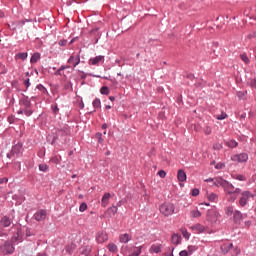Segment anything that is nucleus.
<instances>
[{
	"label": "nucleus",
	"mask_w": 256,
	"mask_h": 256,
	"mask_svg": "<svg viewBox=\"0 0 256 256\" xmlns=\"http://www.w3.org/2000/svg\"><path fill=\"white\" fill-rule=\"evenodd\" d=\"M224 191L226 195H228L227 201H229V203H235L237 196L234 195H239L241 193V188H235L233 184L226 182V185L224 186Z\"/></svg>",
	"instance_id": "f257e3e1"
},
{
	"label": "nucleus",
	"mask_w": 256,
	"mask_h": 256,
	"mask_svg": "<svg viewBox=\"0 0 256 256\" xmlns=\"http://www.w3.org/2000/svg\"><path fill=\"white\" fill-rule=\"evenodd\" d=\"M254 198L255 194L251 193L249 190L241 192V196L238 202L239 207H246V205L249 203V200Z\"/></svg>",
	"instance_id": "f03ea898"
},
{
	"label": "nucleus",
	"mask_w": 256,
	"mask_h": 256,
	"mask_svg": "<svg viewBox=\"0 0 256 256\" xmlns=\"http://www.w3.org/2000/svg\"><path fill=\"white\" fill-rule=\"evenodd\" d=\"M160 213L164 217H169L175 213V205L172 203H164L160 206Z\"/></svg>",
	"instance_id": "7ed1b4c3"
},
{
	"label": "nucleus",
	"mask_w": 256,
	"mask_h": 256,
	"mask_svg": "<svg viewBox=\"0 0 256 256\" xmlns=\"http://www.w3.org/2000/svg\"><path fill=\"white\" fill-rule=\"evenodd\" d=\"M206 220L211 225H215V223H217L219 221V212H217L216 210H213V209L208 210Z\"/></svg>",
	"instance_id": "20e7f679"
},
{
	"label": "nucleus",
	"mask_w": 256,
	"mask_h": 256,
	"mask_svg": "<svg viewBox=\"0 0 256 256\" xmlns=\"http://www.w3.org/2000/svg\"><path fill=\"white\" fill-rule=\"evenodd\" d=\"M0 251L2 255H11V253L15 251V247H13V244L5 242L2 246H0Z\"/></svg>",
	"instance_id": "39448f33"
},
{
	"label": "nucleus",
	"mask_w": 256,
	"mask_h": 256,
	"mask_svg": "<svg viewBox=\"0 0 256 256\" xmlns=\"http://www.w3.org/2000/svg\"><path fill=\"white\" fill-rule=\"evenodd\" d=\"M231 160L237 163H246L249 160V155L247 153L235 154L231 156Z\"/></svg>",
	"instance_id": "423d86ee"
},
{
	"label": "nucleus",
	"mask_w": 256,
	"mask_h": 256,
	"mask_svg": "<svg viewBox=\"0 0 256 256\" xmlns=\"http://www.w3.org/2000/svg\"><path fill=\"white\" fill-rule=\"evenodd\" d=\"M35 221H45L47 219V211L39 210L34 214Z\"/></svg>",
	"instance_id": "0eeeda50"
},
{
	"label": "nucleus",
	"mask_w": 256,
	"mask_h": 256,
	"mask_svg": "<svg viewBox=\"0 0 256 256\" xmlns=\"http://www.w3.org/2000/svg\"><path fill=\"white\" fill-rule=\"evenodd\" d=\"M11 223H13V220L9 216H4L0 220L1 227H10Z\"/></svg>",
	"instance_id": "6e6552de"
},
{
	"label": "nucleus",
	"mask_w": 256,
	"mask_h": 256,
	"mask_svg": "<svg viewBox=\"0 0 256 256\" xmlns=\"http://www.w3.org/2000/svg\"><path fill=\"white\" fill-rule=\"evenodd\" d=\"M68 63L70 65H73V67H77V65L81 63V57L79 55L70 56V58L68 59Z\"/></svg>",
	"instance_id": "1a4fd4ad"
},
{
	"label": "nucleus",
	"mask_w": 256,
	"mask_h": 256,
	"mask_svg": "<svg viewBox=\"0 0 256 256\" xmlns=\"http://www.w3.org/2000/svg\"><path fill=\"white\" fill-rule=\"evenodd\" d=\"M105 61V56H96L89 60L90 65H99V63H103Z\"/></svg>",
	"instance_id": "9d476101"
},
{
	"label": "nucleus",
	"mask_w": 256,
	"mask_h": 256,
	"mask_svg": "<svg viewBox=\"0 0 256 256\" xmlns=\"http://www.w3.org/2000/svg\"><path fill=\"white\" fill-rule=\"evenodd\" d=\"M117 211H119V208H117V206H112L106 210L105 215L108 217H115V215H117Z\"/></svg>",
	"instance_id": "9b49d317"
},
{
	"label": "nucleus",
	"mask_w": 256,
	"mask_h": 256,
	"mask_svg": "<svg viewBox=\"0 0 256 256\" xmlns=\"http://www.w3.org/2000/svg\"><path fill=\"white\" fill-rule=\"evenodd\" d=\"M177 179L180 183H185V181H187V174L185 173L184 170H178Z\"/></svg>",
	"instance_id": "f8f14e48"
},
{
	"label": "nucleus",
	"mask_w": 256,
	"mask_h": 256,
	"mask_svg": "<svg viewBox=\"0 0 256 256\" xmlns=\"http://www.w3.org/2000/svg\"><path fill=\"white\" fill-rule=\"evenodd\" d=\"M226 184H227V181L224 180L223 178H221V177L214 178V185L216 187H223V189H224Z\"/></svg>",
	"instance_id": "ddd939ff"
},
{
	"label": "nucleus",
	"mask_w": 256,
	"mask_h": 256,
	"mask_svg": "<svg viewBox=\"0 0 256 256\" xmlns=\"http://www.w3.org/2000/svg\"><path fill=\"white\" fill-rule=\"evenodd\" d=\"M96 239L98 243H105L109 239V236L105 232H99Z\"/></svg>",
	"instance_id": "4468645a"
},
{
	"label": "nucleus",
	"mask_w": 256,
	"mask_h": 256,
	"mask_svg": "<svg viewBox=\"0 0 256 256\" xmlns=\"http://www.w3.org/2000/svg\"><path fill=\"white\" fill-rule=\"evenodd\" d=\"M109 199H111V193L107 192L102 197L101 206L107 207V205H109Z\"/></svg>",
	"instance_id": "2eb2a0df"
},
{
	"label": "nucleus",
	"mask_w": 256,
	"mask_h": 256,
	"mask_svg": "<svg viewBox=\"0 0 256 256\" xmlns=\"http://www.w3.org/2000/svg\"><path fill=\"white\" fill-rule=\"evenodd\" d=\"M231 249H233V243H225L221 246V251L224 255H227Z\"/></svg>",
	"instance_id": "dca6fc26"
},
{
	"label": "nucleus",
	"mask_w": 256,
	"mask_h": 256,
	"mask_svg": "<svg viewBox=\"0 0 256 256\" xmlns=\"http://www.w3.org/2000/svg\"><path fill=\"white\" fill-rule=\"evenodd\" d=\"M162 248L161 244H153L149 249V253H161Z\"/></svg>",
	"instance_id": "f3484780"
},
{
	"label": "nucleus",
	"mask_w": 256,
	"mask_h": 256,
	"mask_svg": "<svg viewBox=\"0 0 256 256\" xmlns=\"http://www.w3.org/2000/svg\"><path fill=\"white\" fill-rule=\"evenodd\" d=\"M20 105H22L25 109H31V101L29 100V97L21 99Z\"/></svg>",
	"instance_id": "a211bd4d"
},
{
	"label": "nucleus",
	"mask_w": 256,
	"mask_h": 256,
	"mask_svg": "<svg viewBox=\"0 0 256 256\" xmlns=\"http://www.w3.org/2000/svg\"><path fill=\"white\" fill-rule=\"evenodd\" d=\"M207 199L211 203H217L219 201V196L215 193H207Z\"/></svg>",
	"instance_id": "6ab92c4d"
},
{
	"label": "nucleus",
	"mask_w": 256,
	"mask_h": 256,
	"mask_svg": "<svg viewBox=\"0 0 256 256\" xmlns=\"http://www.w3.org/2000/svg\"><path fill=\"white\" fill-rule=\"evenodd\" d=\"M233 218L235 223H241V220L243 219V214L239 210H236L234 212Z\"/></svg>",
	"instance_id": "aec40b11"
},
{
	"label": "nucleus",
	"mask_w": 256,
	"mask_h": 256,
	"mask_svg": "<svg viewBox=\"0 0 256 256\" xmlns=\"http://www.w3.org/2000/svg\"><path fill=\"white\" fill-rule=\"evenodd\" d=\"M171 241H172L173 245H179L181 243V235L173 234L171 237Z\"/></svg>",
	"instance_id": "412c9836"
},
{
	"label": "nucleus",
	"mask_w": 256,
	"mask_h": 256,
	"mask_svg": "<svg viewBox=\"0 0 256 256\" xmlns=\"http://www.w3.org/2000/svg\"><path fill=\"white\" fill-rule=\"evenodd\" d=\"M192 231H196L197 233H203L205 231V226L201 224H195L191 227Z\"/></svg>",
	"instance_id": "4be33fe9"
},
{
	"label": "nucleus",
	"mask_w": 256,
	"mask_h": 256,
	"mask_svg": "<svg viewBox=\"0 0 256 256\" xmlns=\"http://www.w3.org/2000/svg\"><path fill=\"white\" fill-rule=\"evenodd\" d=\"M120 243H129V240L131 239V236L127 233L120 235L119 237Z\"/></svg>",
	"instance_id": "5701e85b"
},
{
	"label": "nucleus",
	"mask_w": 256,
	"mask_h": 256,
	"mask_svg": "<svg viewBox=\"0 0 256 256\" xmlns=\"http://www.w3.org/2000/svg\"><path fill=\"white\" fill-rule=\"evenodd\" d=\"M50 163H54V165H60L61 164V156L55 155L50 159Z\"/></svg>",
	"instance_id": "b1692460"
},
{
	"label": "nucleus",
	"mask_w": 256,
	"mask_h": 256,
	"mask_svg": "<svg viewBox=\"0 0 256 256\" xmlns=\"http://www.w3.org/2000/svg\"><path fill=\"white\" fill-rule=\"evenodd\" d=\"M40 59H41V54H39V53H34V54L31 56L30 63H37V61H39Z\"/></svg>",
	"instance_id": "393cba45"
},
{
	"label": "nucleus",
	"mask_w": 256,
	"mask_h": 256,
	"mask_svg": "<svg viewBox=\"0 0 256 256\" xmlns=\"http://www.w3.org/2000/svg\"><path fill=\"white\" fill-rule=\"evenodd\" d=\"M75 249H77V246L73 243L66 246V252L69 253L70 255L71 253H73V251H75Z\"/></svg>",
	"instance_id": "a878e982"
},
{
	"label": "nucleus",
	"mask_w": 256,
	"mask_h": 256,
	"mask_svg": "<svg viewBox=\"0 0 256 256\" xmlns=\"http://www.w3.org/2000/svg\"><path fill=\"white\" fill-rule=\"evenodd\" d=\"M227 147H230L231 149H235V147H237L239 145V143H237V141L235 140H230L228 142H226Z\"/></svg>",
	"instance_id": "bb28decb"
},
{
	"label": "nucleus",
	"mask_w": 256,
	"mask_h": 256,
	"mask_svg": "<svg viewBox=\"0 0 256 256\" xmlns=\"http://www.w3.org/2000/svg\"><path fill=\"white\" fill-rule=\"evenodd\" d=\"M27 57H28L27 52H22V53H18L15 56V59H21L22 61H25V59H27Z\"/></svg>",
	"instance_id": "cd10ccee"
},
{
	"label": "nucleus",
	"mask_w": 256,
	"mask_h": 256,
	"mask_svg": "<svg viewBox=\"0 0 256 256\" xmlns=\"http://www.w3.org/2000/svg\"><path fill=\"white\" fill-rule=\"evenodd\" d=\"M240 59L244 62V63H246V65H249V63H250V60H249V57L247 56V54H241L240 55Z\"/></svg>",
	"instance_id": "c85d7f7f"
},
{
	"label": "nucleus",
	"mask_w": 256,
	"mask_h": 256,
	"mask_svg": "<svg viewBox=\"0 0 256 256\" xmlns=\"http://www.w3.org/2000/svg\"><path fill=\"white\" fill-rule=\"evenodd\" d=\"M81 253L86 256L89 255L91 253V247H89V246L83 247L81 250Z\"/></svg>",
	"instance_id": "c756f323"
},
{
	"label": "nucleus",
	"mask_w": 256,
	"mask_h": 256,
	"mask_svg": "<svg viewBox=\"0 0 256 256\" xmlns=\"http://www.w3.org/2000/svg\"><path fill=\"white\" fill-rule=\"evenodd\" d=\"M39 171H42L43 173H47V171H49V166L47 164H40Z\"/></svg>",
	"instance_id": "7c9ffc66"
},
{
	"label": "nucleus",
	"mask_w": 256,
	"mask_h": 256,
	"mask_svg": "<svg viewBox=\"0 0 256 256\" xmlns=\"http://www.w3.org/2000/svg\"><path fill=\"white\" fill-rule=\"evenodd\" d=\"M107 249L111 252V253H115V251H117V245L115 244H108Z\"/></svg>",
	"instance_id": "2f4dec72"
},
{
	"label": "nucleus",
	"mask_w": 256,
	"mask_h": 256,
	"mask_svg": "<svg viewBox=\"0 0 256 256\" xmlns=\"http://www.w3.org/2000/svg\"><path fill=\"white\" fill-rule=\"evenodd\" d=\"M100 93H101V95H109V93H110L109 87L103 86V87L100 89Z\"/></svg>",
	"instance_id": "473e14b6"
},
{
	"label": "nucleus",
	"mask_w": 256,
	"mask_h": 256,
	"mask_svg": "<svg viewBox=\"0 0 256 256\" xmlns=\"http://www.w3.org/2000/svg\"><path fill=\"white\" fill-rule=\"evenodd\" d=\"M93 107L95 109H99V107H101V100H99L98 98H96L93 103H92Z\"/></svg>",
	"instance_id": "72a5a7b5"
},
{
	"label": "nucleus",
	"mask_w": 256,
	"mask_h": 256,
	"mask_svg": "<svg viewBox=\"0 0 256 256\" xmlns=\"http://www.w3.org/2000/svg\"><path fill=\"white\" fill-rule=\"evenodd\" d=\"M191 215L194 219H196L197 217H201V212L199 210H192Z\"/></svg>",
	"instance_id": "f704fd0d"
},
{
	"label": "nucleus",
	"mask_w": 256,
	"mask_h": 256,
	"mask_svg": "<svg viewBox=\"0 0 256 256\" xmlns=\"http://www.w3.org/2000/svg\"><path fill=\"white\" fill-rule=\"evenodd\" d=\"M84 211H87V203L83 202L80 204L79 212L84 213Z\"/></svg>",
	"instance_id": "c9c22d12"
},
{
	"label": "nucleus",
	"mask_w": 256,
	"mask_h": 256,
	"mask_svg": "<svg viewBox=\"0 0 256 256\" xmlns=\"http://www.w3.org/2000/svg\"><path fill=\"white\" fill-rule=\"evenodd\" d=\"M225 213L226 215L231 216L233 215V206H228L226 209H225Z\"/></svg>",
	"instance_id": "e433bc0d"
},
{
	"label": "nucleus",
	"mask_w": 256,
	"mask_h": 256,
	"mask_svg": "<svg viewBox=\"0 0 256 256\" xmlns=\"http://www.w3.org/2000/svg\"><path fill=\"white\" fill-rule=\"evenodd\" d=\"M24 113L27 117H31V115H33V110H31V108H25Z\"/></svg>",
	"instance_id": "4c0bfd02"
},
{
	"label": "nucleus",
	"mask_w": 256,
	"mask_h": 256,
	"mask_svg": "<svg viewBox=\"0 0 256 256\" xmlns=\"http://www.w3.org/2000/svg\"><path fill=\"white\" fill-rule=\"evenodd\" d=\"M96 139H98V143H103V134L97 133L96 134Z\"/></svg>",
	"instance_id": "58836bf2"
},
{
	"label": "nucleus",
	"mask_w": 256,
	"mask_h": 256,
	"mask_svg": "<svg viewBox=\"0 0 256 256\" xmlns=\"http://www.w3.org/2000/svg\"><path fill=\"white\" fill-rule=\"evenodd\" d=\"M216 118L218 119V121H223V119H227V114L222 113L221 115H218Z\"/></svg>",
	"instance_id": "ea45409f"
},
{
	"label": "nucleus",
	"mask_w": 256,
	"mask_h": 256,
	"mask_svg": "<svg viewBox=\"0 0 256 256\" xmlns=\"http://www.w3.org/2000/svg\"><path fill=\"white\" fill-rule=\"evenodd\" d=\"M159 177H161V179H165V177L167 176V173L164 170H160L158 172Z\"/></svg>",
	"instance_id": "a19ab883"
},
{
	"label": "nucleus",
	"mask_w": 256,
	"mask_h": 256,
	"mask_svg": "<svg viewBox=\"0 0 256 256\" xmlns=\"http://www.w3.org/2000/svg\"><path fill=\"white\" fill-rule=\"evenodd\" d=\"M65 69H67V67L61 66L60 69L57 70L56 75H63L62 71H65Z\"/></svg>",
	"instance_id": "79ce46f5"
},
{
	"label": "nucleus",
	"mask_w": 256,
	"mask_h": 256,
	"mask_svg": "<svg viewBox=\"0 0 256 256\" xmlns=\"http://www.w3.org/2000/svg\"><path fill=\"white\" fill-rule=\"evenodd\" d=\"M204 132H205L206 135H211V127L206 126V127L204 128Z\"/></svg>",
	"instance_id": "37998d69"
},
{
	"label": "nucleus",
	"mask_w": 256,
	"mask_h": 256,
	"mask_svg": "<svg viewBox=\"0 0 256 256\" xmlns=\"http://www.w3.org/2000/svg\"><path fill=\"white\" fill-rule=\"evenodd\" d=\"M236 179H237L238 181H246V180H247V178H245V176H243V175H237V176H236Z\"/></svg>",
	"instance_id": "c03bdc74"
},
{
	"label": "nucleus",
	"mask_w": 256,
	"mask_h": 256,
	"mask_svg": "<svg viewBox=\"0 0 256 256\" xmlns=\"http://www.w3.org/2000/svg\"><path fill=\"white\" fill-rule=\"evenodd\" d=\"M197 195H199V189L194 188V189L192 190V196H193V197H197Z\"/></svg>",
	"instance_id": "a18cd8bd"
},
{
	"label": "nucleus",
	"mask_w": 256,
	"mask_h": 256,
	"mask_svg": "<svg viewBox=\"0 0 256 256\" xmlns=\"http://www.w3.org/2000/svg\"><path fill=\"white\" fill-rule=\"evenodd\" d=\"M224 167H225V164H223V163H218L215 166L216 169H223Z\"/></svg>",
	"instance_id": "49530a36"
},
{
	"label": "nucleus",
	"mask_w": 256,
	"mask_h": 256,
	"mask_svg": "<svg viewBox=\"0 0 256 256\" xmlns=\"http://www.w3.org/2000/svg\"><path fill=\"white\" fill-rule=\"evenodd\" d=\"M2 71L0 72V74L1 75H6V73H7V68L5 67V65L4 66H2Z\"/></svg>",
	"instance_id": "de8ad7c7"
},
{
	"label": "nucleus",
	"mask_w": 256,
	"mask_h": 256,
	"mask_svg": "<svg viewBox=\"0 0 256 256\" xmlns=\"http://www.w3.org/2000/svg\"><path fill=\"white\" fill-rule=\"evenodd\" d=\"M53 113H59V107L57 105L52 106Z\"/></svg>",
	"instance_id": "09e8293b"
},
{
	"label": "nucleus",
	"mask_w": 256,
	"mask_h": 256,
	"mask_svg": "<svg viewBox=\"0 0 256 256\" xmlns=\"http://www.w3.org/2000/svg\"><path fill=\"white\" fill-rule=\"evenodd\" d=\"M180 256H189V253L186 251V250H182L180 253H179Z\"/></svg>",
	"instance_id": "8fccbe9b"
},
{
	"label": "nucleus",
	"mask_w": 256,
	"mask_h": 256,
	"mask_svg": "<svg viewBox=\"0 0 256 256\" xmlns=\"http://www.w3.org/2000/svg\"><path fill=\"white\" fill-rule=\"evenodd\" d=\"M7 181H9V179H7V178H0V185H3V183H7Z\"/></svg>",
	"instance_id": "3c124183"
},
{
	"label": "nucleus",
	"mask_w": 256,
	"mask_h": 256,
	"mask_svg": "<svg viewBox=\"0 0 256 256\" xmlns=\"http://www.w3.org/2000/svg\"><path fill=\"white\" fill-rule=\"evenodd\" d=\"M206 183H215V178H208L205 180Z\"/></svg>",
	"instance_id": "603ef678"
},
{
	"label": "nucleus",
	"mask_w": 256,
	"mask_h": 256,
	"mask_svg": "<svg viewBox=\"0 0 256 256\" xmlns=\"http://www.w3.org/2000/svg\"><path fill=\"white\" fill-rule=\"evenodd\" d=\"M24 85H25L26 89H29V85H31V83H29V79L24 81Z\"/></svg>",
	"instance_id": "864d4df0"
},
{
	"label": "nucleus",
	"mask_w": 256,
	"mask_h": 256,
	"mask_svg": "<svg viewBox=\"0 0 256 256\" xmlns=\"http://www.w3.org/2000/svg\"><path fill=\"white\" fill-rule=\"evenodd\" d=\"M37 89H39V91L45 92V87L43 85H38Z\"/></svg>",
	"instance_id": "5fc2aeb1"
},
{
	"label": "nucleus",
	"mask_w": 256,
	"mask_h": 256,
	"mask_svg": "<svg viewBox=\"0 0 256 256\" xmlns=\"http://www.w3.org/2000/svg\"><path fill=\"white\" fill-rule=\"evenodd\" d=\"M214 149L218 150L222 148L221 144H215L214 146Z\"/></svg>",
	"instance_id": "6e6d98bb"
},
{
	"label": "nucleus",
	"mask_w": 256,
	"mask_h": 256,
	"mask_svg": "<svg viewBox=\"0 0 256 256\" xmlns=\"http://www.w3.org/2000/svg\"><path fill=\"white\" fill-rule=\"evenodd\" d=\"M183 236L185 237V239H189V232L187 231L183 232Z\"/></svg>",
	"instance_id": "4d7b16f0"
},
{
	"label": "nucleus",
	"mask_w": 256,
	"mask_h": 256,
	"mask_svg": "<svg viewBox=\"0 0 256 256\" xmlns=\"http://www.w3.org/2000/svg\"><path fill=\"white\" fill-rule=\"evenodd\" d=\"M59 45L63 46V45H67V40H62L59 42Z\"/></svg>",
	"instance_id": "13d9d810"
},
{
	"label": "nucleus",
	"mask_w": 256,
	"mask_h": 256,
	"mask_svg": "<svg viewBox=\"0 0 256 256\" xmlns=\"http://www.w3.org/2000/svg\"><path fill=\"white\" fill-rule=\"evenodd\" d=\"M251 85H252V87L256 88V80L255 79L251 81Z\"/></svg>",
	"instance_id": "bf43d9fd"
},
{
	"label": "nucleus",
	"mask_w": 256,
	"mask_h": 256,
	"mask_svg": "<svg viewBox=\"0 0 256 256\" xmlns=\"http://www.w3.org/2000/svg\"><path fill=\"white\" fill-rule=\"evenodd\" d=\"M121 205H123V202H122V201H119V202L117 203V206H116V207H117V208H118V207H121Z\"/></svg>",
	"instance_id": "052dcab7"
},
{
	"label": "nucleus",
	"mask_w": 256,
	"mask_h": 256,
	"mask_svg": "<svg viewBox=\"0 0 256 256\" xmlns=\"http://www.w3.org/2000/svg\"><path fill=\"white\" fill-rule=\"evenodd\" d=\"M109 99H110L111 101H115V96H110Z\"/></svg>",
	"instance_id": "680f3d73"
},
{
	"label": "nucleus",
	"mask_w": 256,
	"mask_h": 256,
	"mask_svg": "<svg viewBox=\"0 0 256 256\" xmlns=\"http://www.w3.org/2000/svg\"><path fill=\"white\" fill-rule=\"evenodd\" d=\"M15 241H17V237L12 238V243H15Z\"/></svg>",
	"instance_id": "e2e57ef3"
},
{
	"label": "nucleus",
	"mask_w": 256,
	"mask_h": 256,
	"mask_svg": "<svg viewBox=\"0 0 256 256\" xmlns=\"http://www.w3.org/2000/svg\"><path fill=\"white\" fill-rule=\"evenodd\" d=\"M0 17H1V18L5 17V13L0 12Z\"/></svg>",
	"instance_id": "0e129e2a"
},
{
	"label": "nucleus",
	"mask_w": 256,
	"mask_h": 256,
	"mask_svg": "<svg viewBox=\"0 0 256 256\" xmlns=\"http://www.w3.org/2000/svg\"><path fill=\"white\" fill-rule=\"evenodd\" d=\"M102 129H107V124H103Z\"/></svg>",
	"instance_id": "69168bd1"
},
{
	"label": "nucleus",
	"mask_w": 256,
	"mask_h": 256,
	"mask_svg": "<svg viewBox=\"0 0 256 256\" xmlns=\"http://www.w3.org/2000/svg\"><path fill=\"white\" fill-rule=\"evenodd\" d=\"M18 115H23V110H19Z\"/></svg>",
	"instance_id": "338daca9"
},
{
	"label": "nucleus",
	"mask_w": 256,
	"mask_h": 256,
	"mask_svg": "<svg viewBox=\"0 0 256 256\" xmlns=\"http://www.w3.org/2000/svg\"><path fill=\"white\" fill-rule=\"evenodd\" d=\"M83 107H85V104L80 103V109H83Z\"/></svg>",
	"instance_id": "774afa93"
}]
</instances>
